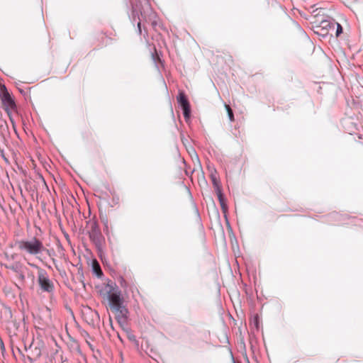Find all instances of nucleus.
<instances>
[{"label":"nucleus","instance_id":"f257e3e1","mask_svg":"<svg viewBox=\"0 0 363 363\" xmlns=\"http://www.w3.org/2000/svg\"><path fill=\"white\" fill-rule=\"evenodd\" d=\"M100 295L108 300L111 308L116 312L123 311L121 307L122 300L121 298V292L117 288L116 284L108 281L101 286L99 291Z\"/></svg>","mask_w":363,"mask_h":363},{"label":"nucleus","instance_id":"f03ea898","mask_svg":"<svg viewBox=\"0 0 363 363\" xmlns=\"http://www.w3.org/2000/svg\"><path fill=\"white\" fill-rule=\"evenodd\" d=\"M16 246L21 252L33 256H38L43 252L49 253L43 243L36 238L22 239L16 242Z\"/></svg>","mask_w":363,"mask_h":363},{"label":"nucleus","instance_id":"7ed1b4c3","mask_svg":"<svg viewBox=\"0 0 363 363\" xmlns=\"http://www.w3.org/2000/svg\"><path fill=\"white\" fill-rule=\"evenodd\" d=\"M0 99L6 111L14 109L15 103L4 85H0Z\"/></svg>","mask_w":363,"mask_h":363},{"label":"nucleus","instance_id":"20e7f679","mask_svg":"<svg viewBox=\"0 0 363 363\" xmlns=\"http://www.w3.org/2000/svg\"><path fill=\"white\" fill-rule=\"evenodd\" d=\"M178 103L183 109L184 116L188 120L190 116V106L184 93L180 92L177 98Z\"/></svg>","mask_w":363,"mask_h":363},{"label":"nucleus","instance_id":"39448f33","mask_svg":"<svg viewBox=\"0 0 363 363\" xmlns=\"http://www.w3.org/2000/svg\"><path fill=\"white\" fill-rule=\"evenodd\" d=\"M38 282L41 289L45 291H51L52 290V284L46 276V274L41 271L38 274Z\"/></svg>","mask_w":363,"mask_h":363},{"label":"nucleus","instance_id":"423d86ee","mask_svg":"<svg viewBox=\"0 0 363 363\" xmlns=\"http://www.w3.org/2000/svg\"><path fill=\"white\" fill-rule=\"evenodd\" d=\"M211 178H212V182H213V186H214L216 191L218 194L221 206L223 209H225V205L223 201L222 194H221V191H220V189L219 186L218 181L216 177L213 174H211Z\"/></svg>","mask_w":363,"mask_h":363},{"label":"nucleus","instance_id":"0eeeda50","mask_svg":"<svg viewBox=\"0 0 363 363\" xmlns=\"http://www.w3.org/2000/svg\"><path fill=\"white\" fill-rule=\"evenodd\" d=\"M226 110L228 111V117L230 121H233V113L230 108V107L228 105H225Z\"/></svg>","mask_w":363,"mask_h":363},{"label":"nucleus","instance_id":"6e6552de","mask_svg":"<svg viewBox=\"0 0 363 363\" xmlns=\"http://www.w3.org/2000/svg\"><path fill=\"white\" fill-rule=\"evenodd\" d=\"M342 32V26L339 23H337V24L336 35L338 36Z\"/></svg>","mask_w":363,"mask_h":363},{"label":"nucleus","instance_id":"1a4fd4ad","mask_svg":"<svg viewBox=\"0 0 363 363\" xmlns=\"http://www.w3.org/2000/svg\"><path fill=\"white\" fill-rule=\"evenodd\" d=\"M129 339H130V340H132V341H135V337H134L133 335H129Z\"/></svg>","mask_w":363,"mask_h":363},{"label":"nucleus","instance_id":"9d476101","mask_svg":"<svg viewBox=\"0 0 363 363\" xmlns=\"http://www.w3.org/2000/svg\"><path fill=\"white\" fill-rule=\"evenodd\" d=\"M98 268H99V266H98ZM101 274V270H100V269H99V272H97V275L99 276Z\"/></svg>","mask_w":363,"mask_h":363},{"label":"nucleus","instance_id":"9b49d317","mask_svg":"<svg viewBox=\"0 0 363 363\" xmlns=\"http://www.w3.org/2000/svg\"><path fill=\"white\" fill-rule=\"evenodd\" d=\"M140 25H141L140 22L138 23V29L140 31Z\"/></svg>","mask_w":363,"mask_h":363}]
</instances>
